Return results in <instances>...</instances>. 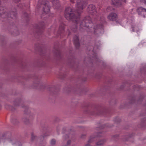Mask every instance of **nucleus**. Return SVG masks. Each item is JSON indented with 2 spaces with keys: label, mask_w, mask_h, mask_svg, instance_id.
<instances>
[{
  "label": "nucleus",
  "mask_w": 146,
  "mask_h": 146,
  "mask_svg": "<svg viewBox=\"0 0 146 146\" xmlns=\"http://www.w3.org/2000/svg\"><path fill=\"white\" fill-rule=\"evenodd\" d=\"M52 2V3H54V1H52V0H50Z\"/></svg>",
  "instance_id": "58836bf2"
},
{
  "label": "nucleus",
  "mask_w": 146,
  "mask_h": 146,
  "mask_svg": "<svg viewBox=\"0 0 146 146\" xmlns=\"http://www.w3.org/2000/svg\"><path fill=\"white\" fill-rule=\"evenodd\" d=\"M62 34H60V35L59 34H58V36H59V35H62Z\"/></svg>",
  "instance_id": "37998d69"
},
{
  "label": "nucleus",
  "mask_w": 146,
  "mask_h": 146,
  "mask_svg": "<svg viewBox=\"0 0 146 146\" xmlns=\"http://www.w3.org/2000/svg\"><path fill=\"white\" fill-rule=\"evenodd\" d=\"M54 1V3H52V5L55 8H58L60 6L59 1L58 0H52Z\"/></svg>",
  "instance_id": "4468645a"
},
{
  "label": "nucleus",
  "mask_w": 146,
  "mask_h": 146,
  "mask_svg": "<svg viewBox=\"0 0 146 146\" xmlns=\"http://www.w3.org/2000/svg\"><path fill=\"white\" fill-rule=\"evenodd\" d=\"M22 104V100L21 99L17 100L14 103V106H19Z\"/></svg>",
  "instance_id": "a211bd4d"
},
{
  "label": "nucleus",
  "mask_w": 146,
  "mask_h": 146,
  "mask_svg": "<svg viewBox=\"0 0 146 146\" xmlns=\"http://www.w3.org/2000/svg\"><path fill=\"white\" fill-rule=\"evenodd\" d=\"M85 146H90V145L89 143H87L85 145Z\"/></svg>",
  "instance_id": "72a5a7b5"
},
{
  "label": "nucleus",
  "mask_w": 146,
  "mask_h": 146,
  "mask_svg": "<svg viewBox=\"0 0 146 146\" xmlns=\"http://www.w3.org/2000/svg\"><path fill=\"white\" fill-rule=\"evenodd\" d=\"M31 139L32 141H33L36 138V137L35 136V135L33 133H31Z\"/></svg>",
  "instance_id": "393cba45"
},
{
  "label": "nucleus",
  "mask_w": 146,
  "mask_h": 146,
  "mask_svg": "<svg viewBox=\"0 0 146 146\" xmlns=\"http://www.w3.org/2000/svg\"><path fill=\"white\" fill-rule=\"evenodd\" d=\"M22 121L26 124H28L29 123V119L27 117H24L22 119Z\"/></svg>",
  "instance_id": "6ab92c4d"
},
{
  "label": "nucleus",
  "mask_w": 146,
  "mask_h": 146,
  "mask_svg": "<svg viewBox=\"0 0 146 146\" xmlns=\"http://www.w3.org/2000/svg\"><path fill=\"white\" fill-rule=\"evenodd\" d=\"M20 8H21L22 7H22L23 6V5H21V4H20V5H19V6Z\"/></svg>",
  "instance_id": "e433bc0d"
},
{
  "label": "nucleus",
  "mask_w": 146,
  "mask_h": 146,
  "mask_svg": "<svg viewBox=\"0 0 146 146\" xmlns=\"http://www.w3.org/2000/svg\"><path fill=\"white\" fill-rule=\"evenodd\" d=\"M68 138V136L67 135H65V136L63 137V138L65 139H67Z\"/></svg>",
  "instance_id": "bb28decb"
},
{
  "label": "nucleus",
  "mask_w": 146,
  "mask_h": 146,
  "mask_svg": "<svg viewBox=\"0 0 146 146\" xmlns=\"http://www.w3.org/2000/svg\"><path fill=\"white\" fill-rule=\"evenodd\" d=\"M87 4V0H77L76 11H73L72 9L70 7L66 9L65 17L67 20H71L74 22V24L72 26L70 29L74 32L77 30V24L79 21L80 13Z\"/></svg>",
  "instance_id": "f257e3e1"
},
{
  "label": "nucleus",
  "mask_w": 146,
  "mask_h": 146,
  "mask_svg": "<svg viewBox=\"0 0 146 146\" xmlns=\"http://www.w3.org/2000/svg\"><path fill=\"white\" fill-rule=\"evenodd\" d=\"M70 142L71 141L70 140H69L67 142V145H68L70 143Z\"/></svg>",
  "instance_id": "c85d7f7f"
},
{
  "label": "nucleus",
  "mask_w": 146,
  "mask_h": 146,
  "mask_svg": "<svg viewBox=\"0 0 146 146\" xmlns=\"http://www.w3.org/2000/svg\"><path fill=\"white\" fill-rule=\"evenodd\" d=\"M19 34V32L18 30H15V31L13 32L12 34L15 36H16L18 35Z\"/></svg>",
  "instance_id": "5701e85b"
},
{
  "label": "nucleus",
  "mask_w": 146,
  "mask_h": 146,
  "mask_svg": "<svg viewBox=\"0 0 146 146\" xmlns=\"http://www.w3.org/2000/svg\"><path fill=\"white\" fill-rule=\"evenodd\" d=\"M24 15H25V16L26 17H27L28 16V15L27 13H24Z\"/></svg>",
  "instance_id": "2f4dec72"
},
{
  "label": "nucleus",
  "mask_w": 146,
  "mask_h": 146,
  "mask_svg": "<svg viewBox=\"0 0 146 146\" xmlns=\"http://www.w3.org/2000/svg\"><path fill=\"white\" fill-rule=\"evenodd\" d=\"M131 28L132 29V31L133 32H137L139 30V29L137 25H132L131 26Z\"/></svg>",
  "instance_id": "f3484780"
},
{
  "label": "nucleus",
  "mask_w": 146,
  "mask_h": 146,
  "mask_svg": "<svg viewBox=\"0 0 146 146\" xmlns=\"http://www.w3.org/2000/svg\"><path fill=\"white\" fill-rule=\"evenodd\" d=\"M100 21L102 24L100 25H97L93 28L92 26L93 23L91 20V18L89 16L86 17L80 23V28L85 29L86 28L89 27L87 31L88 32H90L91 31L97 37L99 36L101 33H103L104 31L103 25L106 23L105 18L103 16L100 17Z\"/></svg>",
  "instance_id": "f03ea898"
},
{
  "label": "nucleus",
  "mask_w": 146,
  "mask_h": 146,
  "mask_svg": "<svg viewBox=\"0 0 146 146\" xmlns=\"http://www.w3.org/2000/svg\"><path fill=\"white\" fill-rule=\"evenodd\" d=\"M62 34H60V35L59 34H58V36H59V35H62Z\"/></svg>",
  "instance_id": "79ce46f5"
},
{
  "label": "nucleus",
  "mask_w": 146,
  "mask_h": 146,
  "mask_svg": "<svg viewBox=\"0 0 146 146\" xmlns=\"http://www.w3.org/2000/svg\"><path fill=\"white\" fill-rule=\"evenodd\" d=\"M121 1H122L124 2L125 3H126V0H120Z\"/></svg>",
  "instance_id": "f704fd0d"
},
{
  "label": "nucleus",
  "mask_w": 146,
  "mask_h": 146,
  "mask_svg": "<svg viewBox=\"0 0 146 146\" xmlns=\"http://www.w3.org/2000/svg\"><path fill=\"white\" fill-rule=\"evenodd\" d=\"M66 25L63 23L62 24L60 25L58 31V34L60 35L62 34L64 32V28Z\"/></svg>",
  "instance_id": "9d476101"
},
{
  "label": "nucleus",
  "mask_w": 146,
  "mask_h": 146,
  "mask_svg": "<svg viewBox=\"0 0 146 146\" xmlns=\"http://www.w3.org/2000/svg\"><path fill=\"white\" fill-rule=\"evenodd\" d=\"M112 3L116 7H120L122 4V2L120 0H112Z\"/></svg>",
  "instance_id": "f8f14e48"
},
{
  "label": "nucleus",
  "mask_w": 146,
  "mask_h": 146,
  "mask_svg": "<svg viewBox=\"0 0 146 146\" xmlns=\"http://www.w3.org/2000/svg\"><path fill=\"white\" fill-rule=\"evenodd\" d=\"M11 122L14 124H15L19 123L17 117H13L11 118Z\"/></svg>",
  "instance_id": "ddd939ff"
},
{
  "label": "nucleus",
  "mask_w": 146,
  "mask_h": 146,
  "mask_svg": "<svg viewBox=\"0 0 146 146\" xmlns=\"http://www.w3.org/2000/svg\"><path fill=\"white\" fill-rule=\"evenodd\" d=\"M5 108L6 109L11 110L12 111H14L15 110V108L14 107L9 105H6Z\"/></svg>",
  "instance_id": "412c9836"
},
{
  "label": "nucleus",
  "mask_w": 146,
  "mask_h": 146,
  "mask_svg": "<svg viewBox=\"0 0 146 146\" xmlns=\"http://www.w3.org/2000/svg\"><path fill=\"white\" fill-rule=\"evenodd\" d=\"M3 38V36H1L0 37V42H2L3 41L2 40V38Z\"/></svg>",
  "instance_id": "c756f323"
},
{
  "label": "nucleus",
  "mask_w": 146,
  "mask_h": 146,
  "mask_svg": "<svg viewBox=\"0 0 146 146\" xmlns=\"http://www.w3.org/2000/svg\"><path fill=\"white\" fill-rule=\"evenodd\" d=\"M70 2L71 3H74V0H70Z\"/></svg>",
  "instance_id": "c9c22d12"
},
{
  "label": "nucleus",
  "mask_w": 146,
  "mask_h": 146,
  "mask_svg": "<svg viewBox=\"0 0 146 146\" xmlns=\"http://www.w3.org/2000/svg\"><path fill=\"white\" fill-rule=\"evenodd\" d=\"M44 25V23L43 22H41L39 23L37 25L36 27L37 30L36 33L38 35L41 34L43 31L42 29Z\"/></svg>",
  "instance_id": "0eeeda50"
},
{
  "label": "nucleus",
  "mask_w": 146,
  "mask_h": 146,
  "mask_svg": "<svg viewBox=\"0 0 146 146\" xmlns=\"http://www.w3.org/2000/svg\"><path fill=\"white\" fill-rule=\"evenodd\" d=\"M95 137H93L92 136L91 137L90 139H89V140L88 141V143H91L93 141H94V140L93 139L95 138Z\"/></svg>",
  "instance_id": "b1692460"
},
{
  "label": "nucleus",
  "mask_w": 146,
  "mask_h": 146,
  "mask_svg": "<svg viewBox=\"0 0 146 146\" xmlns=\"http://www.w3.org/2000/svg\"><path fill=\"white\" fill-rule=\"evenodd\" d=\"M106 141V140L104 139L99 140L97 142L96 145L97 146H102L105 143Z\"/></svg>",
  "instance_id": "2eb2a0df"
},
{
  "label": "nucleus",
  "mask_w": 146,
  "mask_h": 146,
  "mask_svg": "<svg viewBox=\"0 0 146 146\" xmlns=\"http://www.w3.org/2000/svg\"><path fill=\"white\" fill-rule=\"evenodd\" d=\"M141 2L146 4V0H140Z\"/></svg>",
  "instance_id": "cd10ccee"
},
{
  "label": "nucleus",
  "mask_w": 146,
  "mask_h": 146,
  "mask_svg": "<svg viewBox=\"0 0 146 146\" xmlns=\"http://www.w3.org/2000/svg\"><path fill=\"white\" fill-rule=\"evenodd\" d=\"M73 42L75 47L78 48L80 46V43L78 37L77 36H75L74 37Z\"/></svg>",
  "instance_id": "1a4fd4ad"
},
{
  "label": "nucleus",
  "mask_w": 146,
  "mask_h": 146,
  "mask_svg": "<svg viewBox=\"0 0 146 146\" xmlns=\"http://www.w3.org/2000/svg\"><path fill=\"white\" fill-rule=\"evenodd\" d=\"M41 84L40 83L38 80L34 81L33 83V87L34 88H38L40 87Z\"/></svg>",
  "instance_id": "9b49d317"
},
{
  "label": "nucleus",
  "mask_w": 146,
  "mask_h": 146,
  "mask_svg": "<svg viewBox=\"0 0 146 146\" xmlns=\"http://www.w3.org/2000/svg\"><path fill=\"white\" fill-rule=\"evenodd\" d=\"M117 15L115 13H111L107 17L108 19L110 21H114L116 20Z\"/></svg>",
  "instance_id": "6e6552de"
},
{
  "label": "nucleus",
  "mask_w": 146,
  "mask_h": 146,
  "mask_svg": "<svg viewBox=\"0 0 146 146\" xmlns=\"http://www.w3.org/2000/svg\"><path fill=\"white\" fill-rule=\"evenodd\" d=\"M101 134V132L99 133H98V135H97V136H98V137H100V136H101L102 135H99V134Z\"/></svg>",
  "instance_id": "7c9ffc66"
},
{
  "label": "nucleus",
  "mask_w": 146,
  "mask_h": 146,
  "mask_svg": "<svg viewBox=\"0 0 146 146\" xmlns=\"http://www.w3.org/2000/svg\"><path fill=\"white\" fill-rule=\"evenodd\" d=\"M56 143L55 140L54 139H52L51 141V144L52 145H54Z\"/></svg>",
  "instance_id": "a878e982"
},
{
  "label": "nucleus",
  "mask_w": 146,
  "mask_h": 146,
  "mask_svg": "<svg viewBox=\"0 0 146 146\" xmlns=\"http://www.w3.org/2000/svg\"><path fill=\"white\" fill-rule=\"evenodd\" d=\"M43 138H44V137L42 136V137H41V139H43Z\"/></svg>",
  "instance_id": "ea45409f"
},
{
  "label": "nucleus",
  "mask_w": 146,
  "mask_h": 146,
  "mask_svg": "<svg viewBox=\"0 0 146 146\" xmlns=\"http://www.w3.org/2000/svg\"><path fill=\"white\" fill-rule=\"evenodd\" d=\"M96 7L92 4L89 5L87 9V12L91 14L94 16H97L98 15V13L96 12Z\"/></svg>",
  "instance_id": "39448f33"
},
{
  "label": "nucleus",
  "mask_w": 146,
  "mask_h": 146,
  "mask_svg": "<svg viewBox=\"0 0 146 146\" xmlns=\"http://www.w3.org/2000/svg\"><path fill=\"white\" fill-rule=\"evenodd\" d=\"M14 1L15 3H17L20 0H14Z\"/></svg>",
  "instance_id": "473e14b6"
},
{
  "label": "nucleus",
  "mask_w": 146,
  "mask_h": 146,
  "mask_svg": "<svg viewBox=\"0 0 146 146\" xmlns=\"http://www.w3.org/2000/svg\"><path fill=\"white\" fill-rule=\"evenodd\" d=\"M105 126H106V127H109V126H108V125H105Z\"/></svg>",
  "instance_id": "a19ab883"
},
{
  "label": "nucleus",
  "mask_w": 146,
  "mask_h": 146,
  "mask_svg": "<svg viewBox=\"0 0 146 146\" xmlns=\"http://www.w3.org/2000/svg\"><path fill=\"white\" fill-rule=\"evenodd\" d=\"M102 113H98L97 114L98 115H102Z\"/></svg>",
  "instance_id": "4c0bfd02"
},
{
  "label": "nucleus",
  "mask_w": 146,
  "mask_h": 146,
  "mask_svg": "<svg viewBox=\"0 0 146 146\" xmlns=\"http://www.w3.org/2000/svg\"><path fill=\"white\" fill-rule=\"evenodd\" d=\"M137 12L139 15H140L141 13L146 12V9L142 7H140L137 9Z\"/></svg>",
  "instance_id": "dca6fc26"
},
{
  "label": "nucleus",
  "mask_w": 146,
  "mask_h": 146,
  "mask_svg": "<svg viewBox=\"0 0 146 146\" xmlns=\"http://www.w3.org/2000/svg\"><path fill=\"white\" fill-rule=\"evenodd\" d=\"M22 107L23 108H25V110H24V112L26 114H28L30 113V111L28 107L26 106H22Z\"/></svg>",
  "instance_id": "aec40b11"
},
{
  "label": "nucleus",
  "mask_w": 146,
  "mask_h": 146,
  "mask_svg": "<svg viewBox=\"0 0 146 146\" xmlns=\"http://www.w3.org/2000/svg\"><path fill=\"white\" fill-rule=\"evenodd\" d=\"M36 7L38 9L42 7L43 11L45 13H48L50 11L48 2L47 0H39Z\"/></svg>",
  "instance_id": "20e7f679"
},
{
  "label": "nucleus",
  "mask_w": 146,
  "mask_h": 146,
  "mask_svg": "<svg viewBox=\"0 0 146 146\" xmlns=\"http://www.w3.org/2000/svg\"><path fill=\"white\" fill-rule=\"evenodd\" d=\"M6 141L11 143L13 145H16L17 146H21V144L19 141H18L16 138L13 137L6 139Z\"/></svg>",
  "instance_id": "423d86ee"
},
{
  "label": "nucleus",
  "mask_w": 146,
  "mask_h": 146,
  "mask_svg": "<svg viewBox=\"0 0 146 146\" xmlns=\"http://www.w3.org/2000/svg\"><path fill=\"white\" fill-rule=\"evenodd\" d=\"M49 90H50V91H52V90H53L54 91V92H53V93L54 94H56V93H55V90L56 91V92H58L59 91V89H57V90H56L54 88H52V87H51V88H50L49 89Z\"/></svg>",
  "instance_id": "4be33fe9"
},
{
  "label": "nucleus",
  "mask_w": 146,
  "mask_h": 146,
  "mask_svg": "<svg viewBox=\"0 0 146 146\" xmlns=\"http://www.w3.org/2000/svg\"><path fill=\"white\" fill-rule=\"evenodd\" d=\"M82 137V138H83V137L82 136V137Z\"/></svg>",
  "instance_id": "c03bdc74"
},
{
  "label": "nucleus",
  "mask_w": 146,
  "mask_h": 146,
  "mask_svg": "<svg viewBox=\"0 0 146 146\" xmlns=\"http://www.w3.org/2000/svg\"><path fill=\"white\" fill-rule=\"evenodd\" d=\"M8 10L6 7H0V17L5 18L10 17L13 19H15L17 15L16 10L14 9L13 11L10 12V14L8 13Z\"/></svg>",
  "instance_id": "7ed1b4c3"
}]
</instances>
